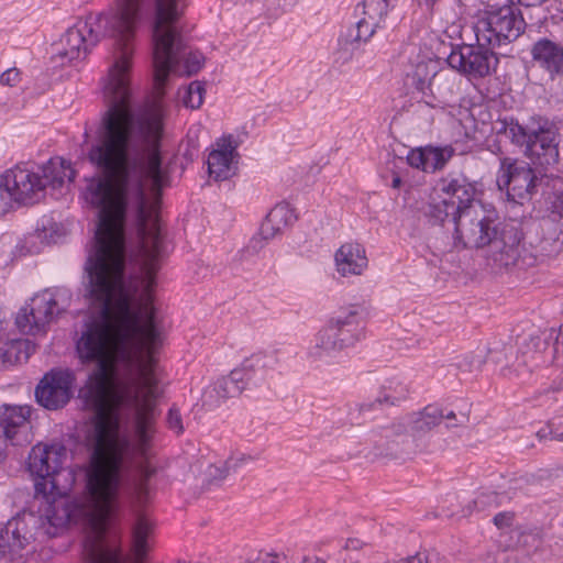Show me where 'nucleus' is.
Here are the masks:
<instances>
[{
	"label": "nucleus",
	"instance_id": "nucleus-1",
	"mask_svg": "<svg viewBox=\"0 0 563 563\" xmlns=\"http://www.w3.org/2000/svg\"><path fill=\"white\" fill-rule=\"evenodd\" d=\"M96 251L89 256V296L99 310L77 344L84 362H96L86 397L93 407L90 454L85 472L86 501L73 497V523L82 516L97 534L106 531L132 444L122 433L119 409L126 401L134 410L137 450L146 454L155 433V350L162 344L152 287L164 254L163 236H140L144 295L137 300L124 282V236H95Z\"/></svg>",
	"mask_w": 563,
	"mask_h": 563
},
{
	"label": "nucleus",
	"instance_id": "nucleus-2",
	"mask_svg": "<svg viewBox=\"0 0 563 563\" xmlns=\"http://www.w3.org/2000/svg\"><path fill=\"white\" fill-rule=\"evenodd\" d=\"M440 423V406L428 405L417 412L397 418L386 424L375 426L368 431L351 422L343 427L341 435L346 442L358 444L361 452L388 459L409 460L429 450L428 433Z\"/></svg>",
	"mask_w": 563,
	"mask_h": 563
},
{
	"label": "nucleus",
	"instance_id": "nucleus-3",
	"mask_svg": "<svg viewBox=\"0 0 563 563\" xmlns=\"http://www.w3.org/2000/svg\"><path fill=\"white\" fill-rule=\"evenodd\" d=\"M66 459L67 448L58 442L38 443L29 453L27 468L38 477L33 504L45 507V517L54 527L49 533L66 529L70 522V472L62 470Z\"/></svg>",
	"mask_w": 563,
	"mask_h": 563
},
{
	"label": "nucleus",
	"instance_id": "nucleus-4",
	"mask_svg": "<svg viewBox=\"0 0 563 563\" xmlns=\"http://www.w3.org/2000/svg\"><path fill=\"white\" fill-rule=\"evenodd\" d=\"M153 3V67L154 89L158 98L164 95L165 84L172 68L179 62L185 49L183 32V2Z\"/></svg>",
	"mask_w": 563,
	"mask_h": 563
},
{
	"label": "nucleus",
	"instance_id": "nucleus-5",
	"mask_svg": "<svg viewBox=\"0 0 563 563\" xmlns=\"http://www.w3.org/2000/svg\"><path fill=\"white\" fill-rule=\"evenodd\" d=\"M69 168L70 163L60 156L36 166L16 164L0 175V189L12 201L31 206L44 199L47 188L54 192L60 190L65 186Z\"/></svg>",
	"mask_w": 563,
	"mask_h": 563
},
{
	"label": "nucleus",
	"instance_id": "nucleus-6",
	"mask_svg": "<svg viewBox=\"0 0 563 563\" xmlns=\"http://www.w3.org/2000/svg\"><path fill=\"white\" fill-rule=\"evenodd\" d=\"M35 505L24 508L0 527V563H26L44 537H56L68 530L69 525L49 533L54 527L46 519L45 509L36 512Z\"/></svg>",
	"mask_w": 563,
	"mask_h": 563
},
{
	"label": "nucleus",
	"instance_id": "nucleus-7",
	"mask_svg": "<svg viewBox=\"0 0 563 563\" xmlns=\"http://www.w3.org/2000/svg\"><path fill=\"white\" fill-rule=\"evenodd\" d=\"M363 307L358 303L341 307L321 328L314 343L308 350L313 361L330 363L343 350L354 345L361 338Z\"/></svg>",
	"mask_w": 563,
	"mask_h": 563
},
{
	"label": "nucleus",
	"instance_id": "nucleus-8",
	"mask_svg": "<svg viewBox=\"0 0 563 563\" xmlns=\"http://www.w3.org/2000/svg\"><path fill=\"white\" fill-rule=\"evenodd\" d=\"M479 23L483 30L476 32V40L484 41L492 47L514 42L526 29L525 19L516 2L505 3L496 9L492 7Z\"/></svg>",
	"mask_w": 563,
	"mask_h": 563
},
{
	"label": "nucleus",
	"instance_id": "nucleus-9",
	"mask_svg": "<svg viewBox=\"0 0 563 563\" xmlns=\"http://www.w3.org/2000/svg\"><path fill=\"white\" fill-rule=\"evenodd\" d=\"M388 10V2H358L355 7L357 21L339 37V49L350 57L366 43L379 26Z\"/></svg>",
	"mask_w": 563,
	"mask_h": 563
},
{
	"label": "nucleus",
	"instance_id": "nucleus-10",
	"mask_svg": "<svg viewBox=\"0 0 563 563\" xmlns=\"http://www.w3.org/2000/svg\"><path fill=\"white\" fill-rule=\"evenodd\" d=\"M538 176L527 162L505 157L497 173V186L509 201L522 205L537 191Z\"/></svg>",
	"mask_w": 563,
	"mask_h": 563
},
{
	"label": "nucleus",
	"instance_id": "nucleus-11",
	"mask_svg": "<svg viewBox=\"0 0 563 563\" xmlns=\"http://www.w3.org/2000/svg\"><path fill=\"white\" fill-rule=\"evenodd\" d=\"M487 43L477 41V45H463L452 49L446 62L449 66L470 79H479L496 71L499 59Z\"/></svg>",
	"mask_w": 563,
	"mask_h": 563
},
{
	"label": "nucleus",
	"instance_id": "nucleus-12",
	"mask_svg": "<svg viewBox=\"0 0 563 563\" xmlns=\"http://www.w3.org/2000/svg\"><path fill=\"white\" fill-rule=\"evenodd\" d=\"M59 312L53 294L48 290L34 295L16 313L15 324L26 335H45Z\"/></svg>",
	"mask_w": 563,
	"mask_h": 563
},
{
	"label": "nucleus",
	"instance_id": "nucleus-13",
	"mask_svg": "<svg viewBox=\"0 0 563 563\" xmlns=\"http://www.w3.org/2000/svg\"><path fill=\"white\" fill-rule=\"evenodd\" d=\"M471 213L456 218V239L463 247H485L498 233L494 211L475 206Z\"/></svg>",
	"mask_w": 563,
	"mask_h": 563
},
{
	"label": "nucleus",
	"instance_id": "nucleus-14",
	"mask_svg": "<svg viewBox=\"0 0 563 563\" xmlns=\"http://www.w3.org/2000/svg\"><path fill=\"white\" fill-rule=\"evenodd\" d=\"M530 134L531 137L523 150L525 156L541 167L558 164L560 132L555 123L540 115L536 126L530 129Z\"/></svg>",
	"mask_w": 563,
	"mask_h": 563
},
{
	"label": "nucleus",
	"instance_id": "nucleus-15",
	"mask_svg": "<svg viewBox=\"0 0 563 563\" xmlns=\"http://www.w3.org/2000/svg\"><path fill=\"white\" fill-rule=\"evenodd\" d=\"M36 402L47 410L64 408L70 399V371L53 368L47 372L35 387Z\"/></svg>",
	"mask_w": 563,
	"mask_h": 563
},
{
	"label": "nucleus",
	"instance_id": "nucleus-16",
	"mask_svg": "<svg viewBox=\"0 0 563 563\" xmlns=\"http://www.w3.org/2000/svg\"><path fill=\"white\" fill-rule=\"evenodd\" d=\"M492 362L499 367V373L509 379H525L532 373L537 353L522 351L511 343H499L488 351Z\"/></svg>",
	"mask_w": 563,
	"mask_h": 563
},
{
	"label": "nucleus",
	"instance_id": "nucleus-17",
	"mask_svg": "<svg viewBox=\"0 0 563 563\" xmlns=\"http://www.w3.org/2000/svg\"><path fill=\"white\" fill-rule=\"evenodd\" d=\"M440 190L448 196V201L456 206L457 217L475 210V206H483L476 200L477 183L471 180L462 173H450L439 181Z\"/></svg>",
	"mask_w": 563,
	"mask_h": 563
},
{
	"label": "nucleus",
	"instance_id": "nucleus-18",
	"mask_svg": "<svg viewBox=\"0 0 563 563\" xmlns=\"http://www.w3.org/2000/svg\"><path fill=\"white\" fill-rule=\"evenodd\" d=\"M30 406L0 407V432L12 445H25L32 441Z\"/></svg>",
	"mask_w": 563,
	"mask_h": 563
},
{
	"label": "nucleus",
	"instance_id": "nucleus-19",
	"mask_svg": "<svg viewBox=\"0 0 563 563\" xmlns=\"http://www.w3.org/2000/svg\"><path fill=\"white\" fill-rule=\"evenodd\" d=\"M522 233L515 225H504L488 244V257L497 265L508 267L516 265L521 256Z\"/></svg>",
	"mask_w": 563,
	"mask_h": 563
},
{
	"label": "nucleus",
	"instance_id": "nucleus-20",
	"mask_svg": "<svg viewBox=\"0 0 563 563\" xmlns=\"http://www.w3.org/2000/svg\"><path fill=\"white\" fill-rule=\"evenodd\" d=\"M267 355L257 353L246 358L241 367L234 368L228 376H224L216 383V391L222 398L235 397L242 393L246 382L251 380L252 374L263 369L267 365Z\"/></svg>",
	"mask_w": 563,
	"mask_h": 563
},
{
	"label": "nucleus",
	"instance_id": "nucleus-21",
	"mask_svg": "<svg viewBox=\"0 0 563 563\" xmlns=\"http://www.w3.org/2000/svg\"><path fill=\"white\" fill-rule=\"evenodd\" d=\"M408 396V386L398 376H383L376 380L372 389V401L361 404L360 411L368 410L374 405L380 407L399 406Z\"/></svg>",
	"mask_w": 563,
	"mask_h": 563
},
{
	"label": "nucleus",
	"instance_id": "nucleus-22",
	"mask_svg": "<svg viewBox=\"0 0 563 563\" xmlns=\"http://www.w3.org/2000/svg\"><path fill=\"white\" fill-rule=\"evenodd\" d=\"M236 144L233 136L228 135L219 139L208 156V172L216 180H225L235 174L234 156Z\"/></svg>",
	"mask_w": 563,
	"mask_h": 563
},
{
	"label": "nucleus",
	"instance_id": "nucleus-23",
	"mask_svg": "<svg viewBox=\"0 0 563 563\" xmlns=\"http://www.w3.org/2000/svg\"><path fill=\"white\" fill-rule=\"evenodd\" d=\"M533 63L551 79L563 76V46L548 37L536 41L530 49Z\"/></svg>",
	"mask_w": 563,
	"mask_h": 563
},
{
	"label": "nucleus",
	"instance_id": "nucleus-24",
	"mask_svg": "<svg viewBox=\"0 0 563 563\" xmlns=\"http://www.w3.org/2000/svg\"><path fill=\"white\" fill-rule=\"evenodd\" d=\"M336 272L342 277L360 276L368 266L365 247L358 242H345L334 253Z\"/></svg>",
	"mask_w": 563,
	"mask_h": 563
},
{
	"label": "nucleus",
	"instance_id": "nucleus-25",
	"mask_svg": "<svg viewBox=\"0 0 563 563\" xmlns=\"http://www.w3.org/2000/svg\"><path fill=\"white\" fill-rule=\"evenodd\" d=\"M416 88L422 92L423 100L429 106L434 102H445L454 93L455 79L446 71H434L429 80L418 77Z\"/></svg>",
	"mask_w": 563,
	"mask_h": 563
},
{
	"label": "nucleus",
	"instance_id": "nucleus-26",
	"mask_svg": "<svg viewBox=\"0 0 563 563\" xmlns=\"http://www.w3.org/2000/svg\"><path fill=\"white\" fill-rule=\"evenodd\" d=\"M453 155L451 147H418L410 150L407 155L408 164L426 173L442 169Z\"/></svg>",
	"mask_w": 563,
	"mask_h": 563
},
{
	"label": "nucleus",
	"instance_id": "nucleus-27",
	"mask_svg": "<svg viewBox=\"0 0 563 563\" xmlns=\"http://www.w3.org/2000/svg\"><path fill=\"white\" fill-rule=\"evenodd\" d=\"M539 115H532L525 124L519 123L514 117L498 118L493 123V131L497 135H505L511 144L525 150L527 142L530 140V129L536 126Z\"/></svg>",
	"mask_w": 563,
	"mask_h": 563
},
{
	"label": "nucleus",
	"instance_id": "nucleus-28",
	"mask_svg": "<svg viewBox=\"0 0 563 563\" xmlns=\"http://www.w3.org/2000/svg\"><path fill=\"white\" fill-rule=\"evenodd\" d=\"M36 345L29 339H18L0 346V367L26 362L35 352Z\"/></svg>",
	"mask_w": 563,
	"mask_h": 563
},
{
	"label": "nucleus",
	"instance_id": "nucleus-29",
	"mask_svg": "<svg viewBox=\"0 0 563 563\" xmlns=\"http://www.w3.org/2000/svg\"><path fill=\"white\" fill-rule=\"evenodd\" d=\"M73 31V52L76 51L77 59H85L91 47L96 45L98 37L87 21H78Z\"/></svg>",
	"mask_w": 563,
	"mask_h": 563
},
{
	"label": "nucleus",
	"instance_id": "nucleus-30",
	"mask_svg": "<svg viewBox=\"0 0 563 563\" xmlns=\"http://www.w3.org/2000/svg\"><path fill=\"white\" fill-rule=\"evenodd\" d=\"M423 213L428 222L432 225L442 224L445 220L451 218L454 223V229L456 230V206H454L453 202H449L448 199H432L427 205Z\"/></svg>",
	"mask_w": 563,
	"mask_h": 563
},
{
	"label": "nucleus",
	"instance_id": "nucleus-31",
	"mask_svg": "<svg viewBox=\"0 0 563 563\" xmlns=\"http://www.w3.org/2000/svg\"><path fill=\"white\" fill-rule=\"evenodd\" d=\"M152 526L145 516L140 515L133 528L132 537V552L134 555L133 563H143L147 554V538L151 532Z\"/></svg>",
	"mask_w": 563,
	"mask_h": 563
},
{
	"label": "nucleus",
	"instance_id": "nucleus-32",
	"mask_svg": "<svg viewBox=\"0 0 563 563\" xmlns=\"http://www.w3.org/2000/svg\"><path fill=\"white\" fill-rule=\"evenodd\" d=\"M253 461L251 455L240 453L231 455L221 465H210L207 470L209 483L223 481L231 472H236L243 464Z\"/></svg>",
	"mask_w": 563,
	"mask_h": 563
},
{
	"label": "nucleus",
	"instance_id": "nucleus-33",
	"mask_svg": "<svg viewBox=\"0 0 563 563\" xmlns=\"http://www.w3.org/2000/svg\"><path fill=\"white\" fill-rule=\"evenodd\" d=\"M67 235V225L54 218L43 221L42 227L36 229L37 239L46 244H56L65 240Z\"/></svg>",
	"mask_w": 563,
	"mask_h": 563
},
{
	"label": "nucleus",
	"instance_id": "nucleus-34",
	"mask_svg": "<svg viewBox=\"0 0 563 563\" xmlns=\"http://www.w3.org/2000/svg\"><path fill=\"white\" fill-rule=\"evenodd\" d=\"M441 422L446 429L466 428L470 422V406L464 404L456 407H440Z\"/></svg>",
	"mask_w": 563,
	"mask_h": 563
},
{
	"label": "nucleus",
	"instance_id": "nucleus-35",
	"mask_svg": "<svg viewBox=\"0 0 563 563\" xmlns=\"http://www.w3.org/2000/svg\"><path fill=\"white\" fill-rule=\"evenodd\" d=\"M282 231L283 229L274 225L266 217L261 224L260 232L251 239L247 249L254 253L260 252L269 240L275 238Z\"/></svg>",
	"mask_w": 563,
	"mask_h": 563
},
{
	"label": "nucleus",
	"instance_id": "nucleus-36",
	"mask_svg": "<svg viewBox=\"0 0 563 563\" xmlns=\"http://www.w3.org/2000/svg\"><path fill=\"white\" fill-rule=\"evenodd\" d=\"M486 363L484 351H473L456 357L455 366L463 373L479 372Z\"/></svg>",
	"mask_w": 563,
	"mask_h": 563
},
{
	"label": "nucleus",
	"instance_id": "nucleus-37",
	"mask_svg": "<svg viewBox=\"0 0 563 563\" xmlns=\"http://www.w3.org/2000/svg\"><path fill=\"white\" fill-rule=\"evenodd\" d=\"M266 217L274 225L280 229L286 228L296 220L294 209L288 203L276 205Z\"/></svg>",
	"mask_w": 563,
	"mask_h": 563
},
{
	"label": "nucleus",
	"instance_id": "nucleus-38",
	"mask_svg": "<svg viewBox=\"0 0 563 563\" xmlns=\"http://www.w3.org/2000/svg\"><path fill=\"white\" fill-rule=\"evenodd\" d=\"M205 86L200 81H192L185 91L183 102L190 109H198L203 102Z\"/></svg>",
	"mask_w": 563,
	"mask_h": 563
},
{
	"label": "nucleus",
	"instance_id": "nucleus-39",
	"mask_svg": "<svg viewBox=\"0 0 563 563\" xmlns=\"http://www.w3.org/2000/svg\"><path fill=\"white\" fill-rule=\"evenodd\" d=\"M537 437L540 441L547 440H563V417L553 418L548 424L537 431Z\"/></svg>",
	"mask_w": 563,
	"mask_h": 563
},
{
	"label": "nucleus",
	"instance_id": "nucleus-40",
	"mask_svg": "<svg viewBox=\"0 0 563 563\" xmlns=\"http://www.w3.org/2000/svg\"><path fill=\"white\" fill-rule=\"evenodd\" d=\"M89 563H122V552L120 549L99 548L93 549Z\"/></svg>",
	"mask_w": 563,
	"mask_h": 563
},
{
	"label": "nucleus",
	"instance_id": "nucleus-41",
	"mask_svg": "<svg viewBox=\"0 0 563 563\" xmlns=\"http://www.w3.org/2000/svg\"><path fill=\"white\" fill-rule=\"evenodd\" d=\"M156 473V468L155 467H152L147 464H142L140 466V482L139 484L136 485V494H137V497L140 500H143L147 497L148 495V485H147V482L148 479L154 476Z\"/></svg>",
	"mask_w": 563,
	"mask_h": 563
},
{
	"label": "nucleus",
	"instance_id": "nucleus-42",
	"mask_svg": "<svg viewBox=\"0 0 563 563\" xmlns=\"http://www.w3.org/2000/svg\"><path fill=\"white\" fill-rule=\"evenodd\" d=\"M205 64V56L200 52H190L185 59V73L187 76L197 74Z\"/></svg>",
	"mask_w": 563,
	"mask_h": 563
},
{
	"label": "nucleus",
	"instance_id": "nucleus-43",
	"mask_svg": "<svg viewBox=\"0 0 563 563\" xmlns=\"http://www.w3.org/2000/svg\"><path fill=\"white\" fill-rule=\"evenodd\" d=\"M166 421L168 428L176 434H181L184 432L183 417L177 407H172L168 410Z\"/></svg>",
	"mask_w": 563,
	"mask_h": 563
},
{
	"label": "nucleus",
	"instance_id": "nucleus-44",
	"mask_svg": "<svg viewBox=\"0 0 563 563\" xmlns=\"http://www.w3.org/2000/svg\"><path fill=\"white\" fill-rule=\"evenodd\" d=\"M547 394H551L553 400L563 405V371L556 378L553 379L547 389Z\"/></svg>",
	"mask_w": 563,
	"mask_h": 563
},
{
	"label": "nucleus",
	"instance_id": "nucleus-45",
	"mask_svg": "<svg viewBox=\"0 0 563 563\" xmlns=\"http://www.w3.org/2000/svg\"><path fill=\"white\" fill-rule=\"evenodd\" d=\"M20 81V71L16 68H9L0 76V84L14 87Z\"/></svg>",
	"mask_w": 563,
	"mask_h": 563
},
{
	"label": "nucleus",
	"instance_id": "nucleus-46",
	"mask_svg": "<svg viewBox=\"0 0 563 563\" xmlns=\"http://www.w3.org/2000/svg\"><path fill=\"white\" fill-rule=\"evenodd\" d=\"M515 519V515L511 511L498 512L494 516V523L498 529L509 528Z\"/></svg>",
	"mask_w": 563,
	"mask_h": 563
},
{
	"label": "nucleus",
	"instance_id": "nucleus-47",
	"mask_svg": "<svg viewBox=\"0 0 563 563\" xmlns=\"http://www.w3.org/2000/svg\"><path fill=\"white\" fill-rule=\"evenodd\" d=\"M551 217L563 225V198L558 197L551 205Z\"/></svg>",
	"mask_w": 563,
	"mask_h": 563
},
{
	"label": "nucleus",
	"instance_id": "nucleus-48",
	"mask_svg": "<svg viewBox=\"0 0 563 563\" xmlns=\"http://www.w3.org/2000/svg\"><path fill=\"white\" fill-rule=\"evenodd\" d=\"M283 561L284 560L277 554L264 553L257 555L253 561H250V563H284Z\"/></svg>",
	"mask_w": 563,
	"mask_h": 563
},
{
	"label": "nucleus",
	"instance_id": "nucleus-49",
	"mask_svg": "<svg viewBox=\"0 0 563 563\" xmlns=\"http://www.w3.org/2000/svg\"><path fill=\"white\" fill-rule=\"evenodd\" d=\"M396 563H429V555L427 552H417L415 555L401 559Z\"/></svg>",
	"mask_w": 563,
	"mask_h": 563
},
{
	"label": "nucleus",
	"instance_id": "nucleus-50",
	"mask_svg": "<svg viewBox=\"0 0 563 563\" xmlns=\"http://www.w3.org/2000/svg\"><path fill=\"white\" fill-rule=\"evenodd\" d=\"M553 352L554 355H559L560 353H563V323L560 327V331L555 336L554 343H553Z\"/></svg>",
	"mask_w": 563,
	"mask_h": 563
},
{
	"label": "nucleus",
	"instance_id": "nucleus-51",
	"mask_svg": "<svg viewBox=\"0 0 563 563\" xmlns=\"http://www.w3.org/2000/svg\"><path fill=\"white\" fill-rule=\"evenodd\" d=\"M483 497H486L488 499V503L494 501L496 505H500V504H503V501L505 499L510 498L505 493H495V492L489 493L487 495H483Z\"/></svg>",
	"mask_w": 563,
	"mask_h": 563
},
{
	"label": "nucleus",
	"instance_id": "nucleus-52",
	"mask_svg": "<svg viewBox=\"0 0 563 563\" xmlns=\"http://www.w3.org/2000/svg\"><path fill=\"white\" fill-rule=\"evenodd\" d=\"M66 59H68V52L66 49L59 52L58 54L52 57V62L56 64V67L59 65L63 66L64 60Z\"/></svg>",
	"mask_w": 563,
	"mask_h": 563
},
{
	"label": "nucleus",
	"instance_id": "nucleus-53",
	"mask_svg": "<svg viewBox=\"0 0 563 563\" xmlns=\"http://www.w3.org/2000/svg\"><path fill=\"white\" fill-rule=\"evenodd\" d=\"M401 185V178L399 176H395L393 178L391 187L393 188H399Z\"/></svg>",
	"mask_w": 563,
	"mask_h": 563
},
{
	"label": "nucleus",
	"instance_id": "nucleus-54",
	"mask_svg": "<svg viewBox=\"0 0 563 563\" xmlns=\"http://www.w3.org/2000/svg\"><path fill=\"white\" fill-rule=\"evenodd\" d=\"M313 563H325V561L322 559H317Z\"/></svg>",
	"mask_w": 563,
	"mask_h": 563
},
{
	"label": "nucleus",
	"instance_id": "nucleus-55",
	"mask_svg": "<svg viewBox=\"0 0 563 563\" xmlns=\"http://www.w3.org/2000/svg\"><path fill=\"white\" fill-rule=\"evenodd\" d=\"M420 70H421V66H419L416 70V75L419 76L420 75Z\"/></svg>",
	"mask_w": 563,
	"mask_h": 563
}]
</instances>
